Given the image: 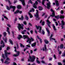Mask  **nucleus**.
Wrapping results in <instances>:
<instances>
[{"mask_svg":"<svg viewBox=\"0 0 65 65\" xmlns=\"http://www.w3.org/2000/svg\"><path fill=\"white\" fill-rule=\"evenodd\" d=\"M27 53H28L29 55V59H28V61H31V62H34L35 59V57L34 56H32V57L30 56V53H29V51L27 52Z\"/></svg>","mask_w":65,"mask_h":65,"instance_id":"obj_1","label":"nucleus"},{"mask_svg":"<svg viewBox=\"0 0 65 65\" xmlns=\"http://www.w3.org/2000/svg\"><path fill=\"white\" fill-rule=\"evenodd\" d=\"M24 25L23 24H21V25L20 24H18L17 27L19 30H21V29H23V27H24Z\"/></svg>","mask_w":65,"mask_h":65,"instance_id":"obj_2","label":"nucleus"},{"mask_svg":"<svg viewBox=\"0 0 65 65\" xmlns=\"http://www.w3.org/2000/svg\"><path fill=\"white\" fill-rule=\"evenodd\" d=\"M30 38H28L27 41H26L27 42H29V44H31V41H34V39H33L32 38L30 37Z\"/></svg>","mask_w":65,"mask_h":65,"instance_id":"obj_3","label":"nucleus"},{"mask_svg":"<svg viewBox=\"0 0 65 65\" xmlns=\"http://www.w3.org/2000/svg\"><path fill=\"white\" fill-rule=\"evenodd\" d=\"M10 8H13V11H14V10L15 9V7L12 6H10V8L8 7V6H7V9L8 10H9Z\"/></svg>","mask_w":65,"mask_h":65,"instance_id":"obj_4","label":"nucleus"},{"mask_svg":"<svg viewBox=\"0 0 65 65\" xmlns=\"http://www.w3.org/2000/svg\"><path fill=\"white\" fill-rule=\"evenodd\" d=\"M37 12L36 13V14L34 15L35 17L36 18V20H38L39 19V18L38 17V10H36Z\"/></svg>","mask_w":65,"mask_h":65,"instance_id":"obj_5","label":"nucleus"},{"mask_svg":"<svg viewBox=\"0 0 65 65\" xmlns=\"http://www.w3.org/2000/svg\"><path fill=\"white\" fill-rule=\"evenodd\" d=\"M3 34L4 35V38H3L4 40V41H5V42H7V38L6 37H5L6 35V33L5 32H4L3 33Z\"/></svg>","mask_w":65,"mask_h":65,"instance_id":"obj_6","label":"nucleus"},{"mask_svg":"<svg viewBox=\"0 0 65 65\" xmlns=\"http://www.w3.org/2000/svg\"><path fill=\"white\" fill-rule=\"evenodd\" d=\"M1 44H3V46L2 45H1L0 47V51L1 50H2V47H4V46H5V45L4 44V42H3V41H1Z\"/></svg>","mask_w":65,"mask_h":65,"instance_id":"obj_7","label":"nucleus"},{"mask_svg":"<svg viewBox=\"0 0 65 65\" xmlns=\"http://www.w3.org/2000/svg\"><path fill=\"white\" fill-rule=\"evenodd\" d=\"M47 8L48 9H50V7H51V3L50 2L48 1V3L47 4Z\"/></svg>","mask_w":65,"mask_h":65,"instance_id":"obj_8","label":"nucleus"},{"mask_svg":"<svg viewBox=\"0 0 65 65\" xmlns=\"http://www.w3.org/2000/svg\"><path fill=\"white\" fill-rule=\"evenodd\" d=\"M53 37V34H51V35L50 36V40L52 41V40H55V43H56L57 42V41L55 40V39H54V38H52V37Z\"/></svg>","mask_w":65,"mask_h":65,"instance_id":"obj_9","label":"nucleus"},{"mask_svg":"<svg viewBox=\"0 0 65 65\" xmlns=\"http://www.w3.org/2000/svg\"><path fill=\"white\" fill-rule=\"evenodd\" d=\"M38 4V2L37 1L35 2V3L34 4V5L33 6V7L35 9L37 8V5Z\"/></svg>","mask_w":65,"mask_h":65,"instance_id":"obj_10","label":"nucleus"},{"mask_svg":"<svg viewBox=\"0 0 65 65\" xmlns=\"http://www.w3.org/2000/svg\"><path fill=\"white\" fill-rule=\"evenodd\" d=\"M36 27L37 28L38 30L39 29H40L39 32V33H40V32H41V27L39 26H37V25H36Z\"/></svg>","mask_w":65,"mask_h":65,"instance_id":"obj_11","label":"nucleus"},{"mask_svg":"<svg viewBox=\"0 0 65 65\" xmlns=\"http://www.w3.org/2000/svg\"><path fill=\"white\" fill-rule=\"evenodd\" d=\"M51 11L52 12V13L53 15H51L50 16H51V17H55V11L53 10L52 9H51Z\"/></svg>","mask_w":65,"mask_h":65,"instance_id":"obj_12","label":"nucleus"},{"mask_svg":"<svg viewBox=\"0 0 65 65\" xmlns=\"http://www.w3.org/2000/svg\"><path fill=\"white\" fill-rule=\"evenodd\" d=\"M61 23H62L61 24V29H63L64 28V21H63L62 20L61 21Z\"/></svg>","mask_w":65,"mask_h":65,"instance_id":"obj_13","label":"nucleus"},{"mask_svg":"<svg viewBox=\"0 0 65 65\" xmlns=\"http://www.w3.org/2000/svg\"><path fill=\"white\" fill-rule=\"evenodd\" d=\"M4 51L5 53V55L6 57H7L8 56V55H10V53L7 52V51L6 50H5Z\"/></svg>","mask_w":65,"mask_h":65,"instance_id":"obj_14","label":"nucleus"},{"mask_svg":"<svg viewBox=\"0 0 65 65\" xmlns=\"http://www.w3.org/2000/svg\"><path fill=\"white\" fill-rule=\"evenodd\" d=\"M46 22H47V25L48 26L49 28H51V26L50 25V24H51V22H50V21H49V20H47Z\"/></svg>","mask_w":65,"mask_h":65,"instance_id":"obj_15","label":"nucleus"},{"mask_svg":"<svg viewBox=\"0 0 65 65\" xmlns=\"http://www.w3.org/2000/svg\"><path fill=\"white\" fill-rule=\"evenodd\" d=\"M19 12L21 14V13H22V12L21 11H19V10H17L15 12H14V14H17V13H19Z\"/></svg>","mask_w":65,"mask_h":65,"instance_id":"obj_16","label":"nucleus"},{"mask_svg":"<svg viewBox=\"0 0 65 65\" xmlns=\"http://www.w3.org/2000/svg\"><path fill=\"white\" fill-rule=\"evenodd\" d=\"M20 54V52L18 51L17 52V54H14L13 55V56L14 57H18L19 56V54Z\"/></svg>","mask_w":65,"mask_h":65,"instance_id":"obj_17","label":"nucleus"},{"mask_svg":"<svg viewBox=\"0 0 65 65\" xmlns=\"http://www.w3.org/2000/svg\"><path fill=\"white\" fill-rule=\"evenodd\" d=\"M22 3V4L23 5V6H24L25 5V1L24 0H19Z\"/></svg>","mask_w":65,"mask_h":65,"instance_id":"obj_18","label":"nucleus"},{"mask_svg":"<svg viewBox=\"0 0 65 65\" xmlns=\"http://www.w3.org/2000/svg\"><path fill=\"white\" fill-rule=\"evenodd\" d=\"M45 50V51H46V45H45L44 47L43 48V51H44Z\"/></svg>","mask_w":65,"mask_h":65,"instance_id":"obj_19","label":"nucleus"},{"mask_svg":"<svg viewBox=\"0 0 65 65\" xmlns=\"http://www.w3.org/2000/svg\"><path fill=\"white\" fill-rule=\"evenodd\" d=\"M46 29L48 33V36H50V31H49V30H48V29L47 28H46Z\"/></svg>","mask_w":65,"mask_h":65,"instance_id":"obj_20","label":"nucleus"},{"mask_svg":"<svg viewBox=\"0 0 65 65\" xmlns=\"http://www.w3.org/2000/svg\"><path fill=\"white\" fill-rule=\"evenodd\" d=\"M55 3H56V5L57 6H59V3H58V1H55Z\"/></svg>","mask_w":65,"mask_h":65,"instance_id":"obj_21","label":"nucleus"},{"mask_svg":"<svg viewBox=\"0 0 65 65\" xmlns=\"http://www.w3.org/2000/svg\"><path fill=\"white\" fill-rule=\"evenodd\" d=\"M23 37L24 38V39H25L26 38H28V36H26V35H23Z\"/></svg>","mask_w":65,"mask_h":65,"instance_id":"obj_22","label":"nucleus"},{"mask_svg":"<svg viewBox=\"0 0 65 65\" xmlns=\"http://www.w3.org/2000/svg\"><path fill=\"white\" fill-rule=\"evenodd\" d=\"M21 38H22V36L21 35H19V36L17 38L19 40H20V39Z\"/></svg>","mask_w":65,"mask_h":65,"instance_id":"obj_23","label":"nucleus"},{"mask_svg":"<svg viewBox=\"0 0 65 65\" xmlns=\"http://www.w3.org/2000/svg\"><path fill=\"white\" fill-rule=\"evenodd\" d=\"M7 31L8 32V34L9 35L10 34V32L9 31V28L8 27H7Z\"/></svg>","mask_w":65,"mask_h":65,"instance_id":"obj_24","label":"nucleus"},{"mask_svg":"<svg viewBox=\"0 0 65 65\" xmlns=\"http://www.w3.org/2000/svg\"><path fill=\"white\" fill-rule=\"evenodd\" d=\"M36 45V42L31 44V46L32 47H35Z\"/></svg>","mask_w":65,"mask_h":65,"instance_id":"obj_25","label":"nucleus"},{"mask_svg":"<svg viewBox=\"0 0 65 65\" xmlns=\"http://www.w3.org/2000/svg\"><path fill=\"white\" fill-rule=\"evenodd\" d=\"M10 63V62H8V61L6 60L4 62V63H5L6 64H9V63Z\"/></svg>","mask_w":65,"mask_h":65,"instance_id":"obj_26","label":"nucleus"},{"mask_svg":"<svg viewBox=\"0 0 65 65\" xmlns=\"http://www.w3.org/2000/svg\"><path fill=\"white\" fill-rule=\"evenodd\" d=\"M53 27L54 30L56 31V30H57V29H56V27H55V25H54L53 24Z\"/></svg>","mask_w":65,"mask_h":65,"instance_id":"obj_27","label":"nucleus"},{"mask_svg":"<svg viewBox=\"0 0 65 65\" xmlns=\"http://www.w3.org/2000/svg\"><path fill=\"white\" fill-rule=\"evenodd\" d=\"M39 10H42V8L41 6L39 7Z\"/></svg>","mask_w":65,"mask_h":65,"instance_id":"obj_28","label":"nucleus"},{"mask_svg":"<svg viewBox=\"0 0 65 65\" xmlns=\"http://www.w3.org/2000/svg\"><path fill=\"white\" fill-rule=\"evenodd\" d=\"M28 14L29 15L30 17V18H32V17H33V16H32V14H31L29 12L28 13Z\"/></svg>","mask_w":65,"mask_h":65,"instance_id":"obj_29","label":"nucleus"},{"mask_svg":"<svg viewBox=\"0 0 65 65\" xmlns=\"http://www.w3.org/2000/svg\"><path fill=\"white\" fill-rule=\"evenodd\" d=\"M44 41L46 44H47L48 43V41L46 40H44Z\"/></svg>","mask_w":65,"mask_h":65,"instance_id":"obj_30","label":"nucleus"},{"mask_svg":"<svg viewBox=\"0 0 65 65\" xmlns=\"http://www.w3.org/2000/svg\"><path fill=\"white\" fill-rule=\"evenodd\" d=\"M64 47L63 45L62 44H61L60 46V48H63Z\"/></svg>","mask_w":65,"mask_h":65,"instance_id":"obj_31","label":"nucleus"},{"mask_svg":"<svg viewBox=\"0 0 65 65\" xmlns=\"http://www.w3.org/2000/svg\"><path fill=\"white\" fill-rule=\"evenodd\" d=\"M32 12H34V9L32 8L31 10L29 11V12H32Z\"/></svg>","mask_w":65,"mask_h":65,"instance_id":"obj_32","label":"nucleus"},{"mask_svg":"<svg viewBox=\"0 0 65 65\" xmlns=\"http://www.w3.org/2000/svg\"><path fill=\"white\" fill-rule=\"evenodd\" d=\"M17 7L18 9H20V8H21L22 7H21V6L18 5V6Z\"/></svg>","mask_w":65,"mask_h":65,"instance_id":"obj_33","label":"nucleus"},{"mask_svg":"<svg viewBox=\"0 0 65 65\" xmlns=\"http://www.w3.org/2000/svg\"><path fill=\"white\" fill-rule=\"evenodd\" d=\"M46 0H43V1L42 2V5H44V2Z\"/></svg>","mask_w":65,"mask_h":65,"instance_id":"obj_34","label":"nucleus"},{"mask_svg":"<svg viewBox=\"0 0 65 65\" xmlns=\"http://www.w3.org/2000/svg\"><path fill=\"white\" fill-rule=\"evenodd\" d=\"M59 18L60 19H63L64 18V16L61 15H60L59 16Z\"/></svg>","mask_w":65,"mask_h":65,"instance_id":"obj_35","label":"nucleus"},{"mask_svg":"<svg viewBox=\"0 0 65 65\" xmlns=\"http://www.w3.org/2000/svg\"><path fill=\"white\" fill-rule=\"evenodd\" d=\"M9 41L10 43L11 44H13V43H12V41L11 40H10V39L9 40Z\"/></svg>","mask_w":65,"mask_h":65,"instance_id":"obj_36","label":"nucleus"},{"mask_svg":"<svg viewBox=\"0 0 65 65\" xmlns=\"http://www.w3.org/2000/svg\"><path fill=\"white\" fill-rule=\"evenodd\" d=\"M25 19L26 20H28V17L27 15H25Z\"/></svg>","mask_w":65,"mask_h":65,"instance_id":"obj_37","label":"nucleus"},{"mask_svg":"<svg viewBox=\"0 0 65 65\" xmlns=\"http://www.w3.org/2000/svg\"><path fill=\"white\" fill-rule=\"evenodd\" d=\"M32 0L33 1V0ZM29 2L32 4H33V3L31 1V0H29Z\"/></svg>","mask_w":65,"mask_h":65,"instance_id":"obj_38","label":"nucleus"},{"mask_svg":"<svg viewBox=\"0 0 65 65\" xmlns=\"http://www.w3.org/2000/svg\"><path fill=\"white\" fill-rule=\"evenodd\" d=\"M65 52L63 53L62 55V57H65Z\"/></svg>","mask_w":65,"mask_h":65,"instance_id":"obj_39","label":"nucleus"},{"mask_svg":"<svg viewBox=\"0 0 65 65\" xmlns=\"http://www.w3.org/2000/svg\"><path fill=\"white\" fill-rule=\"evenodd\" d=\"M0 60L2 62V63H4V61L3 60V59L1 58L0 59Z\"/></svg>","mask_w":65,"mask_h":65,"instance_id":"obj_40","label":"nucleus"},{"mask_svg":"<svg viewBox=\"0 0 65 65\" xmlns=\"http://www.w3.org/2000/svg\"><path fill=\"white\" fill-rule=\"evenodd\" d=\"M25 29H26V30H28V31L30 30V28H27L26 27Z\"/></svg>","mask_w":65,"mask_h":65,"instance_id":"obj_41","label":"nucleus"},{"mask_svg":"<svg viewBox=\"0 0 65 65\" xmlns=\"http://www.w3.org/2000/svg\"><path fill=\"white\" fill-rule=\"evenodd\" d=\"M55 18L57 19L59 18V15H58V16L55 17Z\"/></svg>","mask_w":65,"mask_h":65,"instance_id":"obj_42","label":"nucleus"},{"mask_svg":"<svg viewBox=\"0 0 65 65\" xmlns=\"http://www.w3.org/2000/svg\"><path fill=\"white\" fill-rule=\"evenodd\" d=\"M58 51H59V55H61V53H62L61 51H59V50H58Z\"/></svg>","mask_w":65,"mask_h":65,"instance_id":"obj_43","label":"nucleus"},{"mask_svg":"<svg viewBox=\"0 0 65 65\" xmlns=\"http://www.w3.org/2000/svg\"><path fill=\"white\" fill-rule=\"evenodd\" d=\"M2 57L3 58V59H5V57H4V55L3 54H2Z\"/></svg>","mask_w":65,"mask_h":65,"instance_id":"obj_44","label":"nucleus"},{"mask_svg":"<svg viewBox=\"0 0 65 65\" xmlns=\"http://www.w3.org/2000/svg\"><path fill=\"white\" fill-rule=\"evenodd\" d=\"M60 13H61V14H63V13L64 12H63V10H61L60 11Z\"/></svg>","mask_w":65,"mask_h":65,"instance_id":"obj_45","label":"nucleus"},{"mask_svg":"<svg viewBox=\"0 0 65 65\" xmlns=\"http://www.w3.org/2000/svg\"><path fill=\"white\" fill-rule=\"evenodd\" d=\"M4 18H5V19H7V20H8V18H7V17L5 16H4Z\"/></svg>","mask_w":65,"mask_h":65,"instance_id":"obj_46","label":"nucleus"},{"mask_svg":"<svg viewBox=\"0 0 65 65\" xmlns=\"http://www.w3.org/2000/svg\"><path fill=\"white\" fill-rule=\"evenodd\" d=\"M14 48H15V50L14 51V52H17V48H16V47H14Z\"/></svg>","mask_w":65,"mask_h":65,"instance_id":"obj_47","label":"nucleus"},{"mask_svg":"<svg viewBox=\"0 0 65 65\" xmlns=\"http://www.w3.org/2000/svg\"><path fill=\"white\" fill-rule=\"evenodd\" d=\"M36 62L37 63H38V64H39V63H40V61L38 60H37L36 61Z\"/></svg>","mask_w":65,"mask_h":65,"instance_id":"obj_48","label":"nucleus"},{"mask_svg":"<svg viewBox=\"0 0 65 65\" xmlns=\"http://www.w3.org/2000/svg\"><path fill=\"white\" fill-rule=\"evenodd\" d=\"M42 26H44V22H43L42 23Z\"/></svg>","mask_w":65,"mask_h":65,"instance_id":"obj_49","label":"nucleus"},{"mask_svg":"<svg viewBox=\"0 0 65 65\" xmlns=\"http://www.w3.org/2000/svg\"><path fill=\"white\" fill-rule=\"evenodd\" d=\"M23 24H24V25H27V23H26V22L25 21H24L23 22Z\"/></svg>","mask_w":65,"mask_h":65,"instance_id":"obj_50","label":"nucleus"},{"mask_svg":"<svg viewBox=\"0 0 65 65\" xmlns=\"http://www.w3.org/2000/svg\"><path fill=\"white\" fill-rule=\"evenodd\" d=\"M7 26L9 27V28H10L11 27V26H10V25L9 24H7Z\"/></svg>","mask_w":65,"mask_h":65,"instance_id":"obj_51","label":"nucleus"},{"mask_svg":"<svg viewBox=\"0 0 65 65\" xmlns=\"http://www.w3.org/2000/svg\"><path fill=\"white\" fill-rule=\"evenodd\" d=\"M26 46L28 47H30V44H28L26 45Z\"/></svg>","mask_w":65,"mask_h":65,"instance_id":"obj_52","label":"nucleus"},{"mask_svg":"<svg viewBox=\"0 0 65 65\" xmlns=\"http://www.w3.org/2000/svg\"><path fill=\"white\" fill-rule=\"evenodd\" d=\"M54 57L55 59H56V55H54Z\"/></svg>","mask_w":65,"mask_h":65,"instance_id":"obj_53","label":"nucleus"},{"mask_svg":"<svg viewBox=\"0 0 65 65\" xmlns=\"http://www.w3.org/2000/svg\"><path fill=\"white\" fill-rule=\"evenodd\" d=\"M58 65H62V63H61L60 62H58Z\"/></svg>","mask_w":65,"mask_h":65,"instance_id":"obj_54","label":"nucleus"},{"mask_svg":"<svg viewBox=\"0 0 65 65\" xmlns=\"http://www.w3.org/2000/svg\"><path fill=\"white\" fill-rule=\"evenodd\" d=\"M23 19H24V18L23 17V16H21V20L22 21H23Z\"/></svg>","mask_w":65,"mask_h":65,"instance_id":"obj_55","label":"nucleus"},{"mask_svg":"<svg viewBox=\"0 0 65 65\" xmlns=\"http://www.w3.org/2000/svg\"><path fill=\"white\" fill-rule=\"evenodd\" d=\"M17 46V48H18L19 47V45H18V43H17L16 44Z\"/></svg>","mask_w":65,"mask_h":65,"instance_id":"obj_56","label":"nucleus"},{"mask_svg":"<svg viewBox=\"0 0 65 65\" xmlns=\"http://www.w3.org/2000/svg\"><path fill=\"white\" fill-rule=\"evenodd\" d=\"M42 33L43 34H44V31L43 30H42Z\"/></svg>","mask_w":65,"mask_h":65,"instance_id":"obj_57","label":"nucleus"},{"mask_svg":"<svg viewBox=\"0 0 65 65\" xmlns=\"http://www.w3.org/2000/svg\"><path fill=\"white\" fill-rule=\"evenodd\" d=\"M55 23L56 24V26H58V23L55 22Z\"/></svg>","mask_w":65,"mask_h":65,"instance_id":"obj_58","label":"nucleus"},{"mask_svg":"<svg viewBox=\"0 0 65 65\" xmlns=\"http://www.w3.org/2000/svg\"><path fill=\"white\" fill-rule=\"evenodd\" d=\"M6 60H10V58H9L7 57Z\"/></svg>","mask_w":65,"mask_h":65,"instance_id":"obj_59","label":"nucleus"},{"mask_svg":"<svg viewBox=\"0 0 65 65\" xmlns=\"http://www.w3.org/2000/svg\"><path fill=\"white\" fill-rule=\"evenodd\" d=\"M40 39V41L41 42V43H42V40Z\"/></svg>","mask_w":65,"mask_h":65,"instance_id":"obj_60","label":"nucleus"},{"mask_svg":"<svg viewBox=\"0 0 65 65\" xmlns=\"http://www.w3.org/2000/svg\"><path fill=\"white\" fill-rule=\"evenodd\" d=\"M30 53L31 54H32L33 53V51H32V50H31L30 51Z\"/></svg>","mask_w":65,"mask_h":65,"instance_id":"obj_61","label":"nucleus"},{"mask_svg":"<svg viewBox=\"0 0 65 65\" xmlns=\"http://www.w3.org/2000/svg\"><path fill=\"white\" fill-rule=\"evenodd\" d=\"M21 33L22 34H24L25 32L24 31H22L21 32Z\"/></svg>","mask_w":65,"mask_h":65,"instance_id":"obj_62","label":"nucleus"},{"mask_svg":"<svg viewBox=\"0 0 65 65\" xmlns=\"http://www.w3.org/2000/svg\"><path fill=\"white\" fill-rule=\"evenodd\" d=\"M35 32L36 34H37V31H36V30H35Z\"/></svg>","mask_w":65,"mask_h":65,"instance_id":"obj_63","label":"nucleus"},{"mask_svg":"<svg viewBox=\"0 0 65 65\" xmlns=\"http://www.w3.org/2000/svg\"><path fill=\"white\" fill-rule=\"evenodd\" d=\"M30 32L31 33V34H33V32L32 30H31L30 31Z\"/></svg>","mask_w":65,"mask_h":65,"instance_id":"obj_64","label":"nucleus"}]
</instances>
